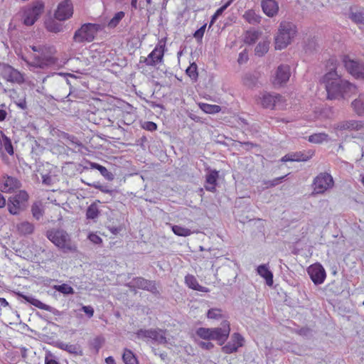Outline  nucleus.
Segmentation results:
<instances>
[{"instance_id":"nucleus-1","label":"nucleus","mask_w":364,"mask_h":364,"mask_svg":"<svg viewBox=\"0 0 364 364\" xmlns=\"http://www.w3.org/2000/svg\"><path fill=\"white\" fill-rule=\"evenodd\" d=\"M321 81L324 84L328 98L330 100L344 98L345 96L354 92L356 90L355 85L343 80L335 70L326 73Z\"/></svg>"},{"instance_id":"nucleus-2","label":"nucleus","mask_w":364,"mask_h":364,"mask_svg":"<svg viewBox=\"0 0 364 364\" xmlns=\"http://www.w3.org/2000/svg\"><path fill=\"white\" fill-rule=\"evenodd\" d=\"M47 238L64 253L76 252L77 245L72 242L68 232L63 229H50L46 234Z\"/></svg>"},{"instance_id":"nucleus-3","label":"nucleus","mask_w":364,"mask_h":364,"mask_svg":"<svg viewBox=\"0 0 364 364\" xmlns=\"http://www.w3.org/2000/svg\"><path fill=\"white\" fill-rule=\"evenodd\" d=\"M296 32V26L294 23L282 21L275 37V48L277 50L285 48L294 38Z\"/></svg>"},{"instance_id":"nucleus-4","label":"nucleus","mask_w":364,"mask_h":364,"mask_svg":"<svg viewBox=\"0 0 364 364\" xmlns=\"http://www.w3.org/2000/svg\"><path fill=\"white\" fill-rule=\"evenodd\" d=\"M102 29V26L98 23H87L81 26L80 28L75 31L73 36V41L76 43H90L94 41L97 33Z\"/></svg>"},{"instance_id":"nucleus-5","label":"nucleus","mask_w":364,"mask_h":364,"mask_svg":"<svg viewBox=\"0 0 364 364\" xmlns=\"http://www.w3.org/2000/svg\"><path fill=\"white\" fill-rule=\"evenodd\" d=\"M45 8V4L41 1H36L31 5L23 9L22 21L26 26H33L40 18Z\"/></svg>"},{"instance_id":"nucleus-6","label":"nucleus","mask_w":364,"mask_h":364,"mask_svg":"<svg viewBox=\"0 0 364 364\" xmlns=\"http://www.w3.org/2000/svg\"><path fill=\"white\" fill-rule=\"evenodd\" d=\"M131 290L136 289H142L151 293L155 296L159 297L160 291L157 284L154 280L146 279L142 277H136L127 284Z\"/></svg>"},{"instance_id":"nucleus-7","label":"nucleus","mask_w":364,"mask_h":364,"mask_svg":"<svg viewBox=\"0 0 364 364\" xmlns=\"http://www.w3.org/2000/svg\"><path fill=\"white\" fill-rule=\"evenodd\" d=\"M342 63L349 74L357 80H364V63L351 59L348 55L342 56Z\"/></svg>"},{"instance_id":"nucleus-8","label":"nucleus","mask_w":364,"mask_h":364,"mask_svg":"<svg viewBox=\"0 0 364 364\" xmlns=\"http://www.w3.org/2000/svg\"><path fill=\"white\" fill-rule=\"evenodd\" d=\"M136 336L139 339L149 338L153 342L159 344H166L167 343L166 331L160 328L139 329L136 332Z\"/></svg>"},{"instance_id":"nucleus-9","label":"nucleus","mask_w":364,"mask_h":364,"mask_svg":"<svg viewBox=\"0 0 364 364\" xmlns=\"http://www.w3.org/2000/svg\"><path fill=\"white\" fill-rule=\"evenodd\" d=\"M334 185L333 177L328 173H321L313 182L314 189L316 193L322 194L326 191L331 188Z\"/></svg>"},{"instance_id":"nucleus-10","label":"nucleus","mask_w":364,"mask_h":364,"mask_svg":"<svg viewBox=\"0 0 364 364\" xmlns=\"http://www.w3.org/2000/svg\"><path fill=\"white\" fill-rule=\"evenodd\" d=\"M230 332V322L223 320L220 327L211 328V340L216 341L219 346H223L228 340Z\"/></svg>"},{"instance_id":"nucleus-11","label":"nucleus","mask_w":364,"mask_h":364,"mask_svg":"<svg viewBox=\"0 0 364 364\" xmlns=\"http://www.w3.org/2000/svg\"><path fill=\"white\" fill-rule=\"evenodd\" d=\"M165 51V42L162 41H159V43L155 46L154 50L148 55L144 60H140L141 63H144L148 66H154L158 63H161L164 58Z\"/></svg>"},{"instance_id":"nucleus-12","label":"nucleus","mask_w":364,"mask_h":364,"mask_svg":"<svg viewBox=\"0 0 364 364\" xmlns=\"http://www.w3.org/2000/svg\"><path fill=\"white\" fill-rule=\"evenodd\" d=\"M291 76L290 67L288 65H279L272 80L274 87H282L289 81Z\"/></svg>"},{"instance_id":"nucleus-13","label":"nucleus","mask_w":364,"mask_h":364,"mask_svg":"<svg viewBox=\"0 0 364 364\" xmlns=\"http://www.w3.org/2000/svg\"><path fill=\"white\" fill-rule=\"evenodd\" d=\"M28 196L26 191H21L18 194L10 197L7 206L9 212L11 215H17L20 213L21 204L28 200Z\"/></svg>"},{"instance_id":"nucleus-14","label":"nucleus","mask_w":364,"mask_h":364,"mask_svg":"<svg viewBox=\"0 0 364 364\" xmlns=\"http://www.w3.org/2000/svg\"><path fill=\"white\" fill-rule=\"evenodd\" d=\"M73 14V6L71 0L61 1L55 11L54 16L58 21L69 19Z\"/></svg>"},{"instance_id":"nucleus-15","label":"nucleus","mask_w":364,"mask_h":364,"mask_svg":"<svg viewBox=\"0 0 364 364\" xmlns=\"http://www.w3.org/2000/svg\"><path fill=\"white\" fill-rule=\"evenodd\" d=\"M307 272L314 284L319 285L324 282L326 277V272L320 263L311 265L308 268Z\"/></svg>"},{"instance_id":"nucleus-16","label":"nucleus","mask_w":364,"mask_h":364,"mask_svg":"<svg viewBox=\"0 0 364 364\" xmlns=\"http://www.w3.org/2000/svg\"><path fill=\"white\" fill-rule=\"evenodd\" d=\"M244 337L239 333H234L230 340L222 347V351L226 354H231L237 351L238 348L243 346Z\"/></svg>"},{"instance_id":"nucleus-17","label":"nucleus","mask_w":364,"mask_h":364,"mask_svg":"<svg viewBox=\"0 0 364 364\" xmlns=\"http://www.w3.org/2000/svg\"><path fill=\"white\" fill-rule=\"evenodd\" d=\"M18 296L23 298L26 302L31 304V305L40 309L48 311L55 316H60L63 315V312L60 311L59 310L53 306H50L41 302L40 300L37 299L36 298L31 295H25L23 293H18Z\"/></svg>"},{"instance_id":"nucleus-18","label":"nucleus","mask_w":364,"mask_h":364,"mask_svg":"<svg viewBox=\"0 0 364 364\" xmlns=\"http://www.w3.org/2000/svg\"><path fill=\"white\" fill-rule=\"evenodd\" d=\"M2 73L4 77L9 82L18 84H21L24 82L23 75L18 70L9 65H4Z\"/></svg>"},{"instance_id":"nucleus-19","label":"nucleus","mask_w":364,"mask_h":364,"mask_svg":"<svg viewBox=\"0 0 364 364\" xmlns=\"http://www.w3.org/2000/svg\"><path fill=\"white\" fill-rule=\"evenodd\" d=\"M313 155L314 151L311 150H309L308 151H296L294 153L286 154L281 159V161H307L311 159Z\"/></svg>"},{"instance_id":"nucleus-20","label":"nucleus","mask_w":364,"mask_h":364,"mask_svg":"<svg viewBox=\"0 0 364 364\" xmlns=\"http://www.w3.org/2000/svg\"><path fill=\"white\" fill-rule=\"evenodd\" d=\"M282 100V95L279 94L264 93L260 98V104L264 109H274L276 104Z\"/></svg>"},{"instance_id":"nucleus-21","label":"nucleus","mask_w":364,"mask_h":364,"mask_svg":"<svg viewBox=\"0 0 364 364\" xmlns=\"http://www.w3.org/2000/svg\"><path fill=\"white\" fill-rule=\"evenodd\" d=\"M20 182L18 179L11 176H4L0 180V190L4 193H9L19 188Z\"/></svg>"},{"instance_id":"nucleus-22","label":"nucleus","mask_w":364,"mask_h":364,"mask_svg":"<svg viewBox=\"0 0 364 364\" xmlns=\"http://www.w3.org/2000/svg\"><path fill=\"white\" fill-rule=\"evenodd\" d=\"M348 17L357 25H364V8L358 6H350L348 13Z\"/></svg>"},{"instance_id":"nucleus-23","label":"nucleus","mask_w":364,"mask_h":364,"mask_svg":"<svg viewBox=\"0 0 364 364\" xmlns=\"http://www.w3.org/2000/svg\"><path fill=\"white\" fill-rule=\"evenodd\" d=\"M261 6L263 12L269 17H273L279 11V5L275 0H262Z\"/></svg>"},{"instance_id":"nucleus-24","label":"nucleus","mask_w":364,"mask_h":364,"mask_svg":"<svg viewBox=\"0 0 364 364\" xmlns=\"http://www.w3.org/2000/svg\"><path fill=\"white\" fill-rule=\"evenodd\" d=\"M219 177V173L216 170H210L205 177V182L208 185L205 186V188L210 192L216 191L217 181Z\"/></svg>"},{"instance_id":"nucleus-25","label":"nucleus","mask_w":364,"mask_h":364,"mask_svg":"<svg viewBox=\"0 0 364 364\" xmlns=\"http://www.w3.org/2000/svg\"><path fill=\"white\" fill-rule=\"evenodd\" d=\"M185 284L188 288L193 290L205 293H208L210 291L208 288L200 285L197 279L193 274H188L185 277Z\"/></svg>"},{"instance_id":"nucleus-26","label":"nucleus","mask_w":364,"mask_h":364,"mask_svg":"<svg viewBox=\"0 0 364 364\" xmlns=\"http://www.w3.org/2000/svg\"><path fill=\"white\" fill-rule=\"evenodd\" d=\"M257 274L263 277L268 286L273 284V274L266 264H261L257 269Z\"/></svg>"},{"instance_id":"nucleus-27","label":"nucleus","mask_w":364,"mask_h":364,"mask_svg":"<svg viewBox=\"0 0 364 364\" xmlns=\"http://www.w3.org/2000/svg\"><path fill=\"white\" fill-rule=\"evenodd\" d=\"M105 343L104 336L102 335L97 336L89 341L90 350L95 354H97Z\"/></svg>"},{"instance_id":"nucleus-28","label":"nucleus","mask_w":364,"mask_h":364,"mask_svg":"<svg viewBox=\"0 0 364 364\" xmlns=\"http://www.w3.org/2000/svg\"><path fill=\"white\" fill-rule=\"evenodd\" d=\"M64 138L67 139L68 145L72 146L70 149L73 151L82 152V149H85V146L82 143L78 141L75 136L65 134Z\"/></svg>"},{"instance_id":"nucleus-29","label":"nucleus","mask_w":364,"mask_h":364,"mask_svg":"<svg viewBox=\"0 0 364 364\" xmlns=\"http://www.w3.org/2000/svg\"><path fill=\"white\" fill-rule=\"evenodd\" d=\"M64 138L67 139L68 145L72 146L70 149L73 151L82 152V149H85V146L82 143L78 141L75 136L65 134Z\"/></svg>"},{"instance_id":"nucleus-30","label":"nucleus","mask_w":364,"mask_h":364,"mask_svg":"<svg viewBox=\"0 0 364 364\" xmlns=\"http://www.w3.org/2000/svg\"><path fill=\"white\" fill-rule=\"evenodd\" d=\"M36 60L38 63V66L41 68L55 65L58 60L55 57L47 55L36 58Z\"/></svg>"},{"instance_id":"nucleus-31","label":"nucleus","mask_w":364,"mask_h":364,"mask_svg":"<svg viewBox=\"0 0 364 364\" xmlns=\"http://www.w3.org/2000/svg\"><path fill=\"white\" fill-rule=\"evenodd\" d=\"M363 127H364V122L358 120L346 121L340 127L342 130H360Z\"/></svg>"},{"instance_id":"nucleus-32","label":"nucleus","mask_w":364,"mask_h":364,"mask_svg":"<svg viewBox=\"0 0 364 364\" xmlns=\"http://www.w3.org/2000/svg\"><path fill=\"white\" fill-rule=\"evenodd\" d=\"M244 19L250 24H258L261 21L262 17L254 10L249 9L243 15Z\"/></svg>"},{"instance_id":"nucleus-33","label":"nucleus","mask_w":364,"mask_h":364,"mask_svg":"<svg viewBox=\"0 0 364 364\" xmlns=\"http://www.w3.org/2000/svg\"><path fill=\"white\" fill-rule=\"evenodd\" d=\"M242 82L245 86L252 88L257 84L258 76L255 73H247L242 77Z\"/></svg>"},{"instance_id":"nucleus-34","label":"nucleus","mask_w":364,"mask_h":364,"mask_svg":"<svg viewBox=\"0 0 364 364\" xmlns=\"http://www.w3.org/2000/svg\"><path fill=\"white\" fill-rule=\"evenodd\" d=\"M17 230L23 235H31L34 231V225L31 223L24 221L17 225Z\"/></svg>"},{"instance_id":"nucleus-35","label":"nucleus","mask_w":364,"mask_h":364,"mask_svg":"<svg viewBox=\"0 0 364 364\" xmlns=\"http://www.w3.org/2000/svg\"><path fill=\"white\" fill-rule=\"evenodd\" d=\"M90 165L92 168L98 170L105 179L108 181H112L114 179V175L109 172L106 167L95 162H90Z\"/></svg>"},{"instance_id":"nucleus-36","label":"nucleus","mask_w":364,"mask_h":364,"mask_svg":"<svg viewBox=\"0 0 364 364\" xmlns=\"http://www.w3.org/2000/svg\"><path fill=\"white\" fill-rule=\"evenodd\" d=\"M31 213L33 217L39 220L44 214V209L41 202L37 201L31 205Z\"/></svg>"},{"instance_id":"nucleus-37","label":"nucleus","mask_w":364,"mask_h":364,"mask_svg":"<svg viewBox=\"0 0 364 364\" xmlns=\"http://www.w3.org/2000/svg\"><path fill=\"white\" fill-rule=\"evenodd\" d=\"M59 348L64 350L71 354L82 355V350H80L79 346L74 344H68L65 343H60L58 344Z\"/></svg>"},{"instance_id":"nucleus-38","label":"nucleus","mask_w":364,"mask_h":364,"mask_svg":"<svg viewBox=\"0 0 364 364\" xmlns=\"http://www.w3.org/2000/svg\"><path fill=\"white\" fill-rule=\"evenodd\" d=\"M269 48V43L268 41L259 42L255 48V54L258 57H262L268 52Z\"/></svg>"},{"instance_id":"nucleus-39","label":"nucleus","mask_w":364,"mask_h":364,"mask_svg":"<svg viewBox=\"0 0 364 364\" xmlns=\"http://www.w3.org/2000/svg\"><path fill=\"white\" fill-rule=\"evenodd\" d=\"M328 139V135L324 132L316 133L310 135L308 138V141L311 143L321 144Z\"/></svg>"},{"instance_id":"nucleus-40","label":"nucleus","mask_w":364,"mask_h":364,"mask_svg":"<svg viewBox=\"0 0 364 364\" xmlns=\"http://www.w3.org/2000/svg\"><path fill=\"white\" fill-rule=\"evenodd\" d=\"M0 136L4 141V148L5 151L11 156L14 154V146L11 140L2 131H0Z\"/></svg>"},{"instance_id":"nucleus-41","label":"nucleus","mask_w":364,"mask_h":364,"mask_svg":"<svg viewBox=\"0 0 364 364\" xmlns=\"http://www.w3.org/2000/svg\"><path fill=\"white\" fill-rule=\"evenodd\" d=\"M122 359L125 364H139L136 356L133 352L129 349L124 350Z\"/></svg>"},{"instance_id":"nucleus-42","label":"nucleus","mask_w":364,"mask_h":364,"mask_svg":"<svg viewBox=\"0 0 364 364\" xmlns=\"http://www.w3.org/2000/svg\"><path fill=\"white\" fill-rule=\"evenodd\" d=\"M200 108L207 114H216L221 110V107L219 105L207 103L200 104Z\"/></svg>"},{"instance_id":"nucleus-43","label":"nucleus","mask_w":364,"mask_h":364,"mask_svg":"<svg viewBox=\"0 0 364 364\" xmlns=\"http://www.w3.org/2000/svg\"><path fill=\"white\" fill-rule=\"evenodd\" d=\"M207 317L209 319L220 320L223 319L225 316L223 314V310L218 308L210 309L207 312Z\"/></svg>"},{"instance_id":"nucleus-44","label":"nucleus","mask_w":364,"mask_h":364,"mask_svg":"<svg viewBox=\"0 0 364 364\" xmlns=\"http://www.w3.org/2000/svg\"><path fill=\"white\" fill-rule=\"evenodd\" d=\"M171 230L173 233L178 236L187 237L192 234V232L190 229L182 227L181 225H172Z\"/></svg>"},{"instance_id":"nucleus-45","label":"nucleus","mask_w":364,"mask_h":364,"mask_svg":"<svg viewBox=\"0 0 364 364\" xmlns=\"http://www.w3.org/2000/svg\"><path fill=\"white\" fill-rule=\"evenodd\" d=\"M100 214L99 208L95 203L88 206L86 210V218L87 219L94 220L98 217Z\"/></svg>"},{"instance_id":"nucleus-46","label":"nucleus","mask_w":364,"mask_h":364,"mask_svg":"<svg viewBox=\"0 0 364 364\" xmlns=\"http://www.w3.org/2000/svg\"><path fill=\"white\" fill-rule=\"evenodd\" d=\"M186 75L194 82L198 78V66L196 63H191L186 70Z\"/></svg>"},{"instance_id":"nucleus-47","label":"nucleus","mask_w":364,"mask_h":364,"mask_svg":"<svg viewBox=\"0 0 364 364\" xmlns=\"http://www.w3.org/2000/svg\"><path fill=\"white\" fill-rule=\"evenodd\" d=\"M351 105L357 114L361 116L364 114V100L361 98L355 99L351 103Z\"/></svg>"},{"instance_id":"nucleus-48","label":"nucleus","mask_w":364,"mask_h":364,"mask_svg":"<svg viewBox=\"0 0 364 364\" xmlns=\"http://www.w3.org/2000/svg\"><path fill=\"white\" fill-rule=\"evenodd\" d=\"M54 289L57 291H58L64 295H73L75 294V291H74L73 288L71 286L68 285V284H62L60 285H55Z\"/></svg>"},{"instance_id":"nucleus-49","label":"nucleus","mask_w":364,"mask_h":364,"mask_svg":"<svg viewBox=\"0 0 364 364\" xmlns=\"http://www.w3.org/2000/svg\"><path fill=\"white\" fill-rule=\"evenodd\" d=\"M46 27L48 31L55 33L61 32L63 30V25L60 23H58L55 21H51L46 23Z\"/></svg>"},{"instance_id":"nucleus-50","label":"nucleus","mask_w":364,"mask_h":364,"mask_svg":"<svg viewBox=\"0 0 364 364\" xmlns=\"http://www.w3.org/2000/svg\"><path fill=\"white\" fill-rule=\"evenodd\" d=\"M288 174L281 177L275 178L272 180H264L262 181V183L265 186L266 188L275 187L276 186L283 182V181L285 180Z\"/></svg>"},{"instance_id":"nucleus-51","label":"nucleus","mask_w":364,"mask_h":364,"mask_svg":"<svg viewBox=\"0 0 364 364\" xmlns=\"http://www.w3.org/2000/svg\"><path fill=\"white\" fill-rule=\"evenodd\" d=\"M196 334L204 340H211V328L200 327L196 330Z\"/></svg>"},{"instance_id":"nucleus-52","label":"nucleus","mask_w":364,"mask_h":364,"mask_svg":"<svg viewBox=\"0 0 364 364\" xmlns=\"http://www.w3.org/2000/svg\"><path fill=\"white\" fill-rule=\"evenodd\" d=\"M295 333L306 338H311L314 336L313 330L308 326H304L298 328L295 331Z\"/></svg>"},{"instance_id":"nucleus-53","label":"nucleus","mask_w":364,"mask_h":364,"mask_svg":"<svg viewBox=\"0 0 364 364\" xmlns=\"http://www.w3.org/2000/svg\"><path fill=\"white\" fill-rule=\"evenodd\" d=\"M124 12L119 11L117 12L112 18L109 21L108 26L110 28H115L124 17Z\"/></svg>"},{"instance_id":"nucleus-54","label":"nucleus","mask_w":364,"mask_h":364,"mask_svg":"<svg viewBox=\"0 0 364 364\" xmlns=\"http://www.w3.org/2000/svg\"><path fill=\"white\" fill-rule=\"evenodd\" d=\"M87 186L99 189L102 193H109L112 195L114 190L109 189L107 186L102 185L99 181L93 182L92 183H87Z\"/></svg>"},{"instance_id":"nucleus-55","label":"nucleus","mask_w":364,"mask_h":364,"mask_svg":"<svg viewBox=\"0 0 364 364\" xmlns=\"http://www.w3.org/2000/svg\"><path fill=\"white\" fill-rule=\"evenodd\" d=\"M258 39V33L256 31H247L245 37V43L249 45L254 44Z\"/></svg>"},{"instance_id":"nucleus-56","label":"nucleus","mask_w":364,"mask_h":364,"mask_svg":"<svg viewBox=\"0 0 364 364\" xmlns=\"http://www.w3.org/2000/svg\"><path fill=\"white\" fill-rule=\"evenodd\" d=\"M141 128L149 132H154L157 129V124L151 121H146L141 124Z\"/></svg>"},{"instance_id":"nucleus-57","label":"nucleus","mask_w":364,"mask_h":364,"mask_svg":"<svg viewBox=\"0 0 364 364\" xmlns=\"http://www.w3.org/2000/svg\"><path fill=\"white\" fill-rule=\"evenodd\" d=\"M206 28V24L202 26L200 28L197 29L193 33V36L198 41H201L205 33V30Z\"/></svg>"},{"instance_id":"nucleus-58","label":"nucleus","mask_w":364,"mask_h":364,"mask_svg":"<svg viewBox=\"0 0 364 364\" xmlns=\"http://www.w3.org/2000/svg\"><path fill=\"white\" fill-rule=\"evenodd\" d=\"M248 59H249V58H248V54H247V50L245 49L244 50H242V52L240 53L238 58H237V63L240 65H242L243 63H247Z\"/></svg>"},{"instance_id":"nucleus-59","label":"nucleus","mask_w":364,"mask_h":364,"mask_svg":"<svg viewBox=\"0 0 364 364\" xmlns=\"http://www.w3.org/2000/svg\"><path fill=\"white\" fill-rule=\"evenodd\" d=\"M238 143L247 151H250L253 148L258 146L257 144L251 141H238Z\"/></svg>"},{"instance_id":"nucleus-60","label":"nucleus","mask_w":364,"mask_h":364,"mask_svg":"<svg viewBox=\"0 0 364 364\" xmlns=\"http://www.w3.org/2000/svg\"><path fill=\"white\" fill-rule=\"evenodd\" d=\"M42 183L46 186H51L53 183V179L50 174L42 175Z\"/></svg>"},{"instance_id":"nucleus-61","label":"nucleus","mask_w":364,"mask_h":364,"mask_svg":"<svg viewBox=\"0 0 364 364\" xmlns=\"http://www.w3.org/2000/svg\"><path fill=\"white\" fill-rule=\"evenodd\" d=\"M232 3V0L228 1L225 4L218 8L215 12L218 16H221L223 13L227 9L228 6Z\"/></svg>"},{"instance_id":"nucleus-62","label":"nucleus","mask_w":364,"mask_h":364,"mask_svg":"<svg viewBox=\"0 0 364 364\" xmlns=\"http://www.w3.org/2000/svg\"><path fill=\"white\" fill-rule=\"evenodd\" d=\"M88 238L94 244L99 245L102 242V238L95 233H90L88 236Z\"/></svg>"},{"instance_id":"nucleus-63","label":"nucleus","mask_w":364,"mask_h":364,"mask_svg":"<svg viewBox=\"0 0 364 364\" xmlns=\"http://www.w3.org/2000/svg\"><path fill=\"white\" fill-rule=\"evenodd\" d=\"M81 309L87 316L88 318L93 316L94 309L91 306H82Z\"/></svg>"},{"instance_id":"nucleus-64","label":"nucleus","mask_w":364,"mask_h":364,"mask_svg":"<svg viewBox=\"0 0 364 364\" xmlns=\"http://www.w3.org/2000/svg\"><path fill=\"white\" fill-rule=\"evenodd\" d=\"M199 346L205 350H211L214 348V344L210 341H201L199 343Z\"/></svg>"}]
</instances>
